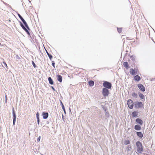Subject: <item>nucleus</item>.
Listing matches in <instances>:
<instances>
[{
	"instance_id": "58836bf2",
	"label": "nucleus",
	"mask_w": 155,
	"mask_h": 155,
	"mask_svg": "<svg viewBox=\"0 0 155 155\" xmlns=\"http://www.w3.org/2000/svg\"><path fill=\"white\" fill-rule=\"evenodd\" d=\"M46 53L47 54V55H48V54H49L50 53H49L48 52V51H47V50H46Z\"/></svg>"
},
{
	"instance_id": "ea45409f",
	"label": "nucleus",
	"mask_w": 155,
	"mask_h": 155,
	"mask_svg": "<svg viewBox=\"0 0 155 155\" xmlns=\"http://www.w3.org/2000/svg\"><path fill=\"white\" fill-rule=\"evenodd\" d=\"M69 110L70 111V112L71 113V114H72V113H71V108H70V107L69 108Z\"/></svg>"
},
{
	"instance_id": "bb28decb",
	"label": "nucleus",
	"mask_w": 155,
	"mask_h": 155,
	"mask_svg": "<svg viewBox=\"0 0 155 155\" xmlns=\"http://www.w3.org/2000/svg\"><path fill=\"white\" fill-rule=\"evenodd\" d=\"M105 115L107 117H109L110 116L109 112L108 111L106 112L105 114Z\"/></svg>"
},
{
	"instance_id": "423d86ee",
	"label": "nucleus",
	"mask_w": 155,
	"mask_h": 155,
	"mask_svg": "<svg viewBox=\"0 0 155 155\" xmlns=\"http://www.w3.org/2000/svg\"><path fill=\"white\" fill-rule=\"evenodd\" d=\"M127 104L130 109H132L134 107V103L131 99H129L127 101Z\"/></svg>"
},
{
	"instance_id": "a211bd4d",
	"label": "nucleus",
	"mask_w": 155,
	"mask_h": 155,
	"mask_svg": "<svg viewBox=\"0 0 155 155\" xmlns=\"http://www.w3.org/2000/svg\"><path fill=\"white\" fill-rule=\"evenodd\" d=\"M36 118L37 120V123L38 125L40 123V119H39V114L38 112H37L36 114Z\"/></svg>"
},
{
	"instance_id": "79ce46f5",
	"label": "nucleus",
	"mask_w": 155,
	"mask_h": 155,
	"mask_svg": "<svg viewBox=\"0 0 155 155\" xmlns=\"http://www.w3.org/2000/svg\"><path fill=\"white\" fill-rule=\"evenodd\" d=\"M8 6L11 9H12V7L10 5H9Z\"/></svg>"
},
{
	"instance_id": "09e8293b",
	"label": "nucleus",
	"mask_w": 155,
	"mask_h": 155,
	"mask_svg": "<svg viewBox=\"0 0 155 155\" xmlns=\"http://www.w3.org/2000/svg\"><path fill=\"white\" fill-rule=\"evenodd\" d=\"M47 124H48V123H49V122H48V121H47Z\"/></svg>"
},
{
	"instance_id": "a19ab883",
	"label": "nucleus",
	"mask_w": 155,
	"mask_h": 155,
	"mask_svg": "<svg viewBox=\"0 0 155 155\" xmlns=\"http://www.w3.org/2000/svg\"><path fill=\"white\" fill-rule=\"evenodd\" d=\"M63 111H64V113L65 114H66V113L65 109H63Z\"/></svg>"
},
{
	"instance_id": "473e14b6",
	"label": "nucleus",
	"mask_w": 155,
	"mask_h": 155,
	"mask_svg": "<svg viewBox=\"0 0 155 155\" xmlns=\"http://www.w3.org/2000/svg\"><path fill=\"white\" fill-rule=\"evenodd\" d=\"M55 63L54 61H52V65L53 67L54 68H55Z\"/></svg>"
},
{
	"instance_id": "a878e982",
	"label": "nucleus",
	"mask_w": 155,
	"mask_h": 155,
	"mask_svg": "<svg viewBox=\"0 0 155 155\" xmlns=\"http://www.w3.org/2000/svg\"><path fill=\"white\" fill-rule=\"evenodd\" d=\"M60 103L61 105V106L62 109L63 110V109H65L64 106L63 105L62 102L60 100Z\"/></svg>"
},
{
	"instance_id": "7ed1b4c3",
	"label": "nucleus",
	"mask_w": 155,
	"mask_h": 155,
	"mask_svg": "<svg viewBox=\"0 0 155 155\" xmlns=\"http://www.w3.org/2000/svg\"><path fill=\"white\" fill-rule=\"evenodd\" d=\"M136 145L137 147V151L139 153H141L143 149L142 143L139 141H138L136 143Z\"/></svg>"
},
{
	"instance_id": "0eeeda50",
	"label": "nucleus",
	"mask_w": 155,
	"mask_h": 155,
	"mask_svg": "<svg viewBox=\"0 0 155 155\" xmlns=\"http://www.w3.org/2000/svg\"><path fill=\"white\" fill-rule=\"evenodd\" d=\"M109 91L106 88H103L102 90V94L104 97H106L109 94Z\"/></svg>"
},
{
	"instance_id": "f257e3e1",
	"label": "nucleus",
	"mask_w": 155,
	"mask_h": 155,
	"mask_svg": "<svg viewBox=\"0 0 155 155\" xmlns=\"http://www.w3.org/2000/svg\"><path fill=\"white\" fill-rule=\"evenodd\" d=\"M21 21H19L20 25L22 28L25 31L26 33L29 35H30V34L29 31V30H30L29 28L27 23L25 21L24 19L21 21Z\"/></svg>"
},
{
	"instance_id": "de8ad7c7",
	"label": "nucleus",
	"mask_w": 155,
	"mask_h": 155,
	"mask_svg": "<svg viewBox=\"0 0 155 155\" xmlns=\"http://www.w3.org/2000/svg\"><path fill=\"white\" fill-rule=\"evenodd\" d=\"M132 57H133V56H130V58H132Z\"/></svg>"
},
{
	"instance_id": "9d476101",
	"label": "nucleus",
	"mask_w": 155,
	"mask_h": 155,
	"mask_svg": "<svg viewBox=\"0 0 155 155\" xmlns=\"http://www.w3.org/2000/svg\"><path fill=\"white\" fill-rule=\"evenodd\" d=\"M137 70H135L133 68H130V73L133 75H135L137 74Z\"/></svg>"
},
{
	"instance_id": "6ab92c4d",
	"label": "nucleus",
	"mask_w": 155,
	"mask_h": 155,
	"mask_svg": "<svg viewBox=\"0 0 155 155\" xmlns=\"http://www.w3.org/2000/svg\"><path fill=\"white\" fill-rule=\"evenodd\" d=\"M48 80L50 84L51 85H53L54 84V81L51 77H49L48 78Z\"/></svg>"
},
{
	"instance_id": "37998d69",
	"label": "nucleus",
	"mask_w": 155,
	"mask_h": 155,
	"mask_svg": "<svg viewBox=\"0 0 155 155\" xmlns=\"http://www.w3.org/2000/svg\"><path fill=\"white\" fill-rule=\"evenodd\" d=\"M7 101V98H6V96H5V102H6Z\"/></svg>"
},
{
	"instance_id": "f03ea898",
	"label": "nucleus",
	"mask_w": 155,
	"mask_h": 155,
	"mask_svg": "<svg viewBox=\"0 0 155 155\" xmlns=\"http://www.w3.org/2000/svg\"><path fill=\"white\" fill-rule=\"evenodd\" d=\"M21 21H19L20 25L22 28L25 31L26 33L29 35H30V34L29 31V30H30L29 28L27 23L25 21L24 19L21 21Z\"/></svg>"
},
{
	"instance_id": "a18cd8bd",
	"label": "nucleus",
	"mask_w": 155,
	"mask_h": 155,
	"mask_svg": "<svg viewBox=\"0 0 155 155\" xmlns=\"http://www.w3.org/2000/svg\"><path fill=\"white\" fill-rule=\"evenodd\" d=\"M127 40H129V38H128V37H127Z\"/></svg>"
},
{
	"instance_id": "4c0bfd02",
	"label": "nucleus",
	"mask_w": 155,
	"mask_h": 155,
	"mask_svg": "<svg viewBox=\"0 0 155 155\" xmlns=\"http://www.w3.org/2000/svg\"><path fill=\"white\" fill-rule=\"evenodd\" d=\"M51 88L54 91H55V89H54V87L52 86H51Z\"/></svg>"
},
{
	"instance_id": "dca6fc26",
	"label": "nucleus",
	"mask_w": 155,
	"mask_h": 155,
	"mask_svg": "<svg viewBox=\"0 0 155 155\" xmlns=\"http://www.w3.org/2000/svg\"><path fill=\"white\" fill-rule=\"evenodd\" d=\"M123 65L124 67L127 69H128L129 68V66L128 62L125 61L123 63Z\"/></svg>"
},
{
	"instance_id": "aec40b11",
	"label": "nucleus",
	"mask_w": 155,
	"mask_h": 155,
	"mask_svg": "<svg viewBox=\"0 0 155 155\" xmlns=\"http://www.w3.org/2000/svg\"><path fill=\"white\" fill-rule=\"evenodd\" d=\"M138 115V113L136 111L133 112L131 114V115L134 117H136Z\"/></svg>"
},
{
	"instance_id": "393cba45",
	"label": "nucleus",
	"mask_w": 155,
	"mask_h": 155,
	"mask_svg": "<svg viewBox=\"0 0 155 155\" xmlns=\"http://www.w3.org/2000/svg\"><path fill=\"white\" fill-rule=\"evenodd\" d=\"M130 141L129 140H125L124 142V144L125 145H127L129 144Z\"/></svg>"
},
{
	"instance_id": "3c124183",
	"label": "nucleus",
	"mask_w": 155,
	"mask_h": 155,
	"mask_svg": "<svg viewBox=\"0 0 155 155\" xmlns=\"http://www.w3.org/2000/svg\"><path fill=\"white\" fill-rule=\"evenodd\" d=\"M1 45V43H0V45Z\"/></svg>"
},
{
	"instance_id": "c756f323",
	"label": "nucleus",
	"mask_w": 155,
	"mask_h": 155,
	"mask_svg": "<svg viewBox=\"0 0 155 155\" xmlns=\"http://www.w3.org/2000/svg\"><path fill=\"white\" fill-rule=\"evenodd\" d=\"M48 57L49 58L50 60H51L53 58V56L51 55V54H48Z\"/></svg>"
},
{
	"instance_id": "e433bc0d",
	"label": "nucleus",
	"mask_w": 155,
	"mask_h": 155,
	"mask_svg": "<svg viewBox=\"0 0 155 155\" xmlns=\"http://www.w3.org/2000/svg\"><path fill=\"white\" fill-rule=\"evenodd\" d=\"M16 58L18 59V60H19L20 59V58L18 56V55H17L16 56Z\"/></svg>"
},
{
	"instance_id": "2f4dec72",
	"label": "nucleus",
	"mask_w": 155,
	"mask_h": 155,
	"mask_svg": "<svg viewBox=\"0 0 155 155\" xmlns=\"http://www.w3.org/2000/svg\"><path fill=\"white\" fill-rule=\"evenodd\" d=\"M31 62H32V64L33 65L34 67V68H36V66L35 63L34 62V61H31Z\"/></svg>"
},
{
	"instance_id": "2eb2a0df",
	"label": "nucleus",
	"mask_w": 155,
	"mask_h": 155,
	"mask_svg": "<svg viewBox=\"0 0 155 155\" xmlns=\"http://www.w3.org/2000/svg\"><path fill=\"white\" fill-rule=\"evenodd\" d=\"M136 134L137 136L140 138H141L143 137V134L141 132H137Z\"/></svg>"
},
{
	"instance_id": "9b49d317",
	"label": "nucleus",
	"mask_w": 155,
	"mask_h": 155,
	"mask_svg": "<svg viewBox=\"0 0 155 155\" xmlns=\"http://www.w3.org/2000/svg\"><path fill=\"white\" fill-rule=\"evenodd\" d=\"M49 116L48 113L47 112H43L42 114V116L44 119H47Z\"/></svg>"
},
{
	"instance_id": "6e6552de",
	"label": "nucleus",
	"mask_w": 155,
	"mask_h": 155,
	"mask_svg": "<svg viewBox=\"0 0 155 155\" xmlns=\"http://www.w3.org/2000/svg\"><path fill=\"white\" fill-rule=\"evenodd\" d=\"M16 115L15 112L14 108L12 107V118L13 119V124L14 126L15 124V123L16 120Z\"/></svg>"
},
{
	"instance_id": "8fccbe9b",
	"label": "nucleus",
	"mask_w": 155,
	"mask_h": 155,
	"mask_svg": "<svg viewBox=\"0 0 155 155\" xmlns=\"http://www.w3.org/2000/svg\"><path fill=\"white\" fill-rule=\"evenodd\" d=\"M132 60H134V59H133V58H132Z\"/></svg>"
},
{
	"instance_id": "c03bdc74",
	"label": "nucleus",
	"mask_w": 155,
	"mask_h": 155,
	"mask_svg": "<svg viewBox=\"0 0 155 155\" xmlns=\"http://www.w3.org/2000/svg\"><path fill=\"white\" fill-rule=\"evenodd\" d=\"M64 116L63 115H62V118L63 119H64Z\"/></svg>"
},
{
	"instance_id": "39448f33",
	"label": "nucleus",
	"mask_w": 155,
	"mask_h": 155,
	"mask_svg": "<svg viewBox=\"0 0 155 155\" xmlns=\"http://www.w3.org/2000/svg\"><path fill=\"white\" fill-rule=\"evenodd\" d=\"M134 105V107L136 109L142 108L143 106L142 103L138 101L135 102Z\"/></svg>"
},
{
	"instance_id": "ddd939ff",
	"label": "nucleus",
	"mask_w": 155,
	"mask_h": 155,
	"mask_svg": "<svg viewBox=\"0 0 155 155\" xmlns=\"http://www.w3.org/2000/svg\"><path fill=\"white\" fill-rule=\"evenodd\" d=\"M140 125H141L139 124H137L135 125V126H134V129L136 130H140L141 129Z\"/></svg>"
},
{
	"instance_id": "412c9836",
	"label": "nucleus",
	"mask_w": 155,
	"mask_h": 155,
	"mask_svg": "<svg viewBox=\"0 0 155 155\" xmlns=\"http://www.w3.org/2000/svg\"><path fill=\"white\" fill-rule=\"evenodd\" d=\"M138 95L140 99L143 100H145V97L140 92H139Z\"/></svg>"
},
{
	"instance_id": "4be33fe9",
	"label": "nucleus",
	"mask_w": 155,
	"mask_h": 155,
	"mask_svg": "<svg viewBox=\"0 0 155 155\" xmlns=\"http://www.w3.org/2000/svg\"><path fill=\"white\" fill-rule=\"evenodd\" d=\"M88 84L90 86L92 87L94 84V82L92 80H90L88 81Z\"/></svg>"
},
{
	"instance_id": "20e7f679",
	"label": "nucleus",
	"mask_w": 155,
	"mask_h": 155,
	"mask_svg": "<svg viewBox=\"0 0 155 155\" xmlns=\"http://www.w3.org/2000/svg\"><path fill=\"white\" fill-rule=\"evenodd\" d=\"M103 85L104 88L107 89H111V87H112V84L110 82L106 81H103Z\"/></svg>"
},
{
	"instance_id": "603ef678",
	"label": "nucleus",
	"mask_w": 155,
	"mask_h": 155,
	"mask_svg": "<svg viewBox=\"0 0 155 155\" xmlns=\"http://www.w3.org/2000/svg\"><path fill=\"white\" fill-rule=\"evenodd\" d=\"M41 155H43V154H41Z\"/></svg>"
},
{
	"instance_id": "f3484780",
	"label": "nucleus",
	"mask_w": 155,
	"mask_h": 155,
	"mask_svg": "<svg viewBox=\"0 0 155 155\" xmlns=\"http://www.w3.org/2000/svg\"><path fill=\"white\" fill-rule=\"evenodd\" d=\"M58 81L60 82L61 83L62 81V77L61 75H57V76Z\"/></svg>"
},
{
	"instance_id": "5701e85b",
	"label": "nucleus",
	"mask_w": 155,
	"mask_h": 155,
	"mask_svg": "<svg viewBox=\"0 0 155 155\" xmlns=\"http://www.w3.org/2000/svg\"><path fill=\"white\" fill-rule=\"evenodd\" d=\"M3 64H2V67L3 68H5V67H4V66H5L6 67L5 69L6 70H7V69H8V68L7 66V65L6 63V62L5 61H3Z\"/></svg>"
},
{
	"instance_id": "1a4fd4ad",
	"label": "nucleus",
	"mask_w": 155,
	"mask_h": 155,
	"mask_svg": "<svg viewBox=\"0 0 155 155\" xmlns=\"http://www.w3.org/2000/svg\"><path fill=\"white\" fill-rule=\"evenodd\" d=\"M137 85L138 87L141 91L144 92L145 91V87L143 84H139Z\"/></svg>"
},
{
	"instance_id": "4468645a",
	"label": "nucleus",
	"mask_w": 155,
	"mask_h": 155,
	"mask_svg": "<svg viewBox=\"0 0 155 155\" xmlns=\"http://www.w3.org/2000/svg\"><path fill=\"white\" fill-rule=\"evenodd\" d=\"M134 79L135 81H139L140 80L141 78L138 75H137L134 77Z\"/></svg>"
},
{
	"instance_id": "c85d7f7f",
	"label": "nucleus",
	"mask_w": 155,
	"mask_h": 155,
	"mask_svg": "<svg viewBox=\"0 0 155 155\" xmlns=\"http://www.w3.org/2000/svg\"><path fill=\"white\" fill-rule=\"evenodd\" d=\"M117 30L119 33H120L122 31V28H117Z\"/></svg>"
},
{
	"instance_id": "cd10ccee",
	"label": "nucleus",
	"mask_w": 155,
	"mask_h": 155,
	"mask_svg": "<svg viewBox=\"0 0 155 155\" xmlns=\"http://www.w3.org/2000/svg\"><path fill=\"white\" fill-rule=\"evenodd\" d=\"M127 150L128 151L131 150V145H129L127 146Z\"/></svg>"
},
{
	"instance_id": "49530a36",
	"label": "nucleus",
	"mask_w": 155,
	"mask_h": 155,
	"mask_svg": "<svg viewBox=\"0 0 155 155\" xmlns=\"http://www.w3.org/2000/svg\"><path fill=\"white\" fill-rule=\"evenodd\" d=\"M104 110L105 111H106V110L105 109H104Z\"/></svg>"
},
{
	"instance_id": "7c9ffc66",
	"label": "nucleus",
	"mask_w": 155,
	"mask_h": 155,
	"mask_svg": "<svg viewBox=\"0 0 155 155\" xmlns=\"http://www.w3.org/2000/svg\"><path fill=\"white\" fill-rule=\"evenodd\" d=\"M18 15L21 21L24 19L19 13H18Z\"/></svg>"
},
{
	"instance_id": "b1692460",
	"label": "nucleus",
	"mask_w": 155,
	"mask_h": 155,
	"mask_svg": "<svg viewBox=\"0 0 155 155\" xmlns=\"http://www.w3.org/2000/svg\"><path fill=\"white\" fill-rule=\"evenodd\" d=\"M131 95L134 98H137L138 97L137 94L135 92L132 93Z\"/></svg>"
},
{
	"instance_id": "f704fd0d",
	"label": "nucleus",
	"mask_w": 155,
	"mask_h": 155,
	"mask_svg": "<svg viewBox=\"0 0 155 155\" xmlns=\"http://www.w3.org/2000/svg\"><path fill=\"white\" fill-rule=\"evenodd\" d=\"M150 81H155V78H154L151 79Z\"/></svg>"
},
{
	"instance_id": "f8f14e48",
	"label": "nucleus",
	"mask_w": 155,
	"mask_h": 155,
	"mask_svg": "<svg viewBox=\"0 0 155 155\" xmlns=\"http://www.w3.org/2000/svg\"><path fill=\"white\" fill-rule=\"evenodd\" d=\"M136 122L139 124V125H142L143 123V120L140 118H137L135 120Z\"/></svg>"
},
{
	"instance_id": "72a5a7b5",
	"label": "nucleus",
	"mask_w": 155,
	"mask_h": 155,
	"mask_svg": "<svg viewBox=\"0 0 155 155\" xmlns=\"http://www.w3.org/2000/svg\"><path fill=\"white\" fill-rule=\"evenodd\" d=\"M41 139V136H39V137L37 139V141L38 142H39Z\"/></svg>"
},
{
	"instance_id": "c9c22d12",
	"label": "nucleus",
	"mask_w": 155,
	"mask_h": 155,
	"mask_svg": "<svg viewBox=\"0 0 155 155\" xmlns=\"http://www.w3.org/2000/svg\"><path fill=\"white\" fill-rule=\"evenodd\" d=\"M3 3L6 6H8V5H9V4H7L4 2H3Z\"/></svg>"
}]
</instances>
